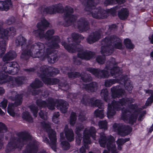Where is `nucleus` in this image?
<instances>
[{
  "instance_id": "393cba45",
  "label": "nucleus",
  "mask_w": 153,
  "mask_h": 153,
  "mask_svg": "<svg viewBox=\"0 0 153 153\" xmlns=\"http://www.w3.org/2000/svg\"><path fill=\"white\" fill-rule=\"evenodd\" d=\"M45 6L41 5L39 8V10L41 13L42 14H53L52 10L53 9V8H52V5L45 7Z\"/></svg>"
},
{
  "instance_id": "37998d69",
  "label": "nucleus",
  "mask_w": 153,
  "mask_h": 153,
  "mask_svg": "<svg viewBox=\"0 0 153 153\" xmlns=\"http://www.w3.org/2000/svg\"><path fill=\"white\" fill-rule=\"evenodd\" d=\"M67 75L70 79L79 78L80 76V73L78 71L68 72L67 73Z\"/></svg>"
},
{
  "instance_id": "4468645a",
  "label": "nucleus",
  "mask_w": 153,
  "mask_h": 153,
  "mask_svg": "<svg viewBox=\"0 0 153 153\" xmlns=\"http://www.w3.org/2000/svg\"><path fill=\"white\" fill-rule=\"evenodd\" d=\"M67 7H66L67 9L65 10L67 12L64 13V15L65 18H68L66 21V22L68 24V26L71 25L76 20L75 16L72 14L74 12V9L70 7L69 8H68Z\"/></svg>"
},
{
  "instance_id": "cd10ccee",
  "label": "nucleus",
  "mask_w": 153,
  "mask_h": 153,
  "mask_svg": "<svg viewBox=\"0 0 153 153\" xmlns=\"http://www.w3.org/2000/svg\"><path fill=\"white\" fill-rule=\"evenodd\" d=\"M16 55L15 52L10 51L4 56L3 60L4 62L12 60L16 57Z\"/></svg>"
},
{
  "instance_id": "09e8293b",
  "label": "nucleus",
  "mask_w": 153,
  "mask_h": 153,
  "mask_svg": "<svg viewBox=\"0 0 153 153\" xmlns=\"http://www.w3.org/2000/svg\"><path fill=\"white\" fill-rule=\"evenodd\" d=\"M26 77L22 76H19L15 78V81L16 84L18 85H22L24 83V82L26 80Z\"/></svg>"
},
{
  "instance_id": "412c9836",
  "label": "nucleus",
  "mask_w": 153,
  "mask_h": 153,
  "mask_svg": "<svg viewBox=\"0 0 153 153\" xmlns=\"http://www.w3.org/2000/svg\"><path fill=\"white\" fill-rule=\"evenodd\" d=\"M57 107L63 113L66 112L68 104L65 101L62 99L56 100Z\"/></svg>"
},
{
  "instance_id": "58836bf2",
  "label": "nucleus",
  "mask_w": 153,
  "mask_h": 153,
  "mask_svg": "<svg viewBox=\"0 0 153 153\" xmlns=\"http://www.w3.org/2000/svg\"><path fill=\"white\" fill-rule=\"evenodd\" d=\"M87 71L95 76L99 77L100 69L89 67L87 68Z\"/></svg>"
},
{
  "instance_id": "9b49d317",
  "label": "nucleus",
  "mask_w": 153,
  "mask_h": 153,
  "mask_svg": "<svg viewBox=\"0 0 153 153\" xmlns=\"http://www.w3.org/2000/svg\"><path fill=\"white\" fill-rule=\"evenodd\" d=\"M7 64V66L3 67V68H4L3 71L4 73L12 75L17 73L19 65L17 62H10Z\"/></svg>"
},
{
  "instance_id": "0eeeda50",
  "label": "nucleus",
  "mask_w": 153,
  "mask_h": 153,
  "mask_svg": "<svg viewBox=\"0 0 153 153\" xmlns=\"http://www.w3.org/2000/svg\"><path fill=\"white\" fill-rule=\"evenodd\" d=\"M40 73L39 76H53L59 72V70L56 68H54L47 65L42 66L40 68Z\"/></svg>"
},
{
  "instance_id": "bb28decb",
  "label": "nucleus",
  "mask_w": 153,
  "mask_h": 153,
  "mask_svg": "<svg viewBox=\"0 0 153 153\" xmlns=\"http://www.w3.org/2000/svg\"><path fill=\"white\" fill-rule=\"evenodd\" d=\"M73 41L76 43V44L72 43L75 45H79L81 39H83L84 37L81 34L77 33H73L71 34Z\"/></svg>"
},
{
  "instance_id": "de8ad7c7",
  "label": "nucleus",
  "mask_w": 153,
  "mask_h": 153,
  "mask_svg": "<svg viewBox=\"0 0 153 153\" xmlns=\"http://www.w3.org/2000/svg\"><path fill=\"white\" fill-rule=\"evenodd\" d=\"M9 6L6 1H0V11H7L9 9Z\"/></svg>"
},
{
  "instance_id": "dca6fc26",
  "label": "nucleus",
  "mask_w": 153,
  "mask_h": 153,
  "mask_svg": "<svg viewBox=\"0 0 153 153\" xmlns=\"http://www.w3.org/2000/svg\"><path fill=\"white\" fill-rule=\"evenodd\" d=\"M89 22L85 18H80L77 23V28L79 30L82 32L88 30L90 27Z\"/></svg>"
},
{
  "instance_id": "c9c22d12",
  "label": "nucleus",
  "mask_w": 153,
  "mask_h": 153,
  "mask_svg": "<svg viewBox=\"0 0 153 153\" xmlns=\"http://www.w3.org/2000/svg\"><path fill=\"white\" fill-rule=\"evenodd\" d=\"M137 117V114L129 115L127 117H125V120H126L127 122L132 125L135 122Z\"/></svg>"
},
{
  "instance_id": "f8f14e48",
  "label": "nucleus",
  "mask_w": 153,
  "mask_h": 153,
  "mask_svg": "<svg viewBox=\"0 0 153 153\" xmlns=\"http://www.w3.org/2000/svg\"><path fill=\"white\" fill-rule=\"evenodd\" d=\"M47 132L48 134V137L51 141L50 143V146L54 151H56V143L57 141L56 133L54 130L51 128L47 130Z\"/></svg>"
},
{
  "instance_id": "7c9ffc66",
  "label": "nucleus",
  "mask_w": 153,
  "mask_h": 153,
  "mask_svg": "<svg viewBox=\"0 0 153 153\" xmlns=\"http://www.w3.org/2000/svg\"><path fill=\"white\" fill-rule=\"evenodd\" d=\"M22 117L23 120L29 123L33 122V118L28 111L23 112L22 114Z\"/></svg>"
},
{
  "instance_id": "2eb2a0df",
  "label": "nucleus",
  "mask_w": 153,
  "mask_h": 153,
  "mask_svg": "<svg viewBox=\"0 0 153 153\" xmlns=\"http://www.w3.org/2000/svg\"><path fill=\"white\" fill-rule=\"evenodd\" d=\"M91 13L93 17L96 19H104L107 17L105 10L100 7L95 8Z\"/></svg>"
},
{
  "instance_id": "2f4dec72",
  "label": "nucleus",
  "mask_w": 153,
  "mask_h": 153,
  "mask_svg": "<svg viewBox=\"0 0 153 153\" xmlns=\"http://www.w3.org/2000/svg\"><path fill=\"white\" fill-rule=\"evenodd\" d=\"M100 95L105 102L109 103L110 101L108 96V91L107 88L102 89L101 91Z\"/></svg>"
},
{
  "instance_id": "473e14b6",
  "label": "nucleus",
  "mask_w": 153,
  "mask_h": 153,
  "mask_svg": "<svg viewBox=\"0 0 153 153\" xmlns=\"http://www.w3.org/2000/svg\"><path fill=\"white\" fill-rule=\"evenodd\" d=\"M23 94H18L16 95L13 98V100L15 101V104L16 106L20 105L23 101Z\"/></svg>"
},
{
  "instance_id": "7ed1b4c3",
  "label": "nucleus",
  "mask_w": 153,
  "mask_h": 153,
  "mask_svg": "<svg viewBox=\"0 0 153 153\" xmlns=\"http://www.w3.org/2000/svg\"><path fill=\"white\" fill-rule=\"evenodd\" d=\"M62 45L69 53L78 52V57L82 59L89 60L92 59L95 55V53L93 52L87 50L84 51L82 46L80 45L68 44L65 42H62Z\"/></svg>"
},
{
  "instance_id": "b1692460",
  "label": "nucleus",
  "mask_w": 153,
  "mask_h": 153,
  "mask_svg": "<svg viewBox=\"0 0 153 153\" xmlns=\"http://www.w3.org/2000/svg\"><path fill=\"white\" fill-rule=\"evenodd\" d=\"M65 134L67 140L69 142H71L74 140V135L73 130L71 128H65Z\"/></svg>"
},
{
  "instance_id": "ea45409f",
  "label": "nucleus",
  "mask_w": 153,
  "mask_h": 153,
  "mask_svg": "<svg viewBox=\"0 0 153 153\" xmlns=\"http://www.w3.org/2000/svg\"><path fill=\"white\" fill-rule=\"evenodd\" d=\"M111 135L108 138H107L106 137L105 135H101L100 136V139L99 140V142L100 144L101 147H105L106 143L107 142V144L108 143V140L110 138Z\"/></svg>"
},
{
  "instance_id": "f704fd0d",
  "label": "nucleus",
  "mask_w": 153,
  "mask_h": 153,
  "mask_svg": "<svg viewBox=\"0 0 153 153\" xmlns=\"http://www.w3.org/2000/svg\"><path fill=\"white\" fill-rule=\"evenodd\" d=\"M41 24L40 23H38L37 27L38 28L37 30L35 31L38 33V36L40 39L45 38V34L44 33L45 30L41 28Z\"/></svg>"
},
{
  "instance_id": "79ce46f5",
  "label": "nucleus",
  "mask_w": 153,
  "mask_h": 153,
  "mask_svg": "<svg viewBox=\"0 0 153 153\" xmlns=\"http://www.w3.org/2000/svg\"><path fill=\"white\" fill-rule=\"evenodd\" d=\"M89 97L85 94L83 95L82 98L81 100V103L85 106H89Z\"/></svg>"
},
{
  "instance_id": "c756f323",
  "label": "nucleus",
  "mask_w": 153,
  "mask_h": 153,
  "mask_svg": "<svg viewBox=\"0 0 153 153\" xmlns=\"http://www.w3.org/2000/svg\"><path fill=\"white\" fill-rule=\"evenodd\" d=\"M43 85L42 82L38 78H36L34 82L31 83L30 86L33 89L39 88L42 87Z\"/></svg>"
},
{
  "instance_id": "e2e57ef3",
  "label": "nucleus",
  "mask_w": 153,
  "mask_h": 153,
  "mask_svg": "<svg viewBox=\"0 0 153 153\" xmlns=\"http://www.w3.org/2000/svg\"><path fill=\"white\" fill-rule=\"evenodd\" d=\"M84 128V126L81 125L76 126L75 131V134L77 135H82L80 132Z\"/></svg>"
},
{
  "instance_id": "052dcab7",
  "label": "nucleus",
  "mask_w": 153,
  "mask_h": 153,
  "mask_svg": "<svg viewBox=\"0 0 153 153\" xmlns=\"http://www.w3.org/2000/svg\"><path fill=\"white\" fill-rule=\"evenodd\" d=\"M125 45L127 48L129 49H133L134 47V45L132 44L131 41L128 39H125Z\"/></svg>"
},
{
  "instance_id": "f03ea898",
  "label": "nucleus",
  "mask_w": 153,
  "mask_h": 153,
  "mask_svg": "<svg viewBox=\"0 0 153 153\" xmlns=\"http://www.w3.org/2000/svg\"><path fill=\"white\" fill-rule=\"evenodd\" d=\"M44 49L43 44L40 42L27 45L26 48L22 53L20 57L24 60H28L33 55V52L35 58H42L44 57Z\"/></svg>"
},
{
  "instance_id": "1a4fd4ad",
  "label": "nucleus",
  "mask_w": 153,
  "mask_h": 153,
  "mask_svg": "<svg viewBox=\"0 0 153 153\" xmlns=\"http://www.w3.org/2000/svg\"><path fill=\"white\" fill-rule=\"evenodd\" d=\"M21 142L20 138L16 137H12L6 148V152L9 153L13 151L16 149L19 148V144Z\"/></svg>"
},
{
  "instance_id": "c85d7f7f",
  "label": "nucleus",
  "mask_w": 153,
  "mask_h": 153,
  "mask_svg": "<svg viewBox=\"0 0 153 153\" xmlns=\"http://www.w3.org/2000/svg\"><path fill=\"white\" fill-rule=\"evenodd\" d=\"M56 104V100L55 101L52 97H49L47 100L46 107L49 109L53 110L55 109V106Z\"/></svg>"
},
{
  "instance_id": "49530a36",
  "label": "nucleus",
  "mask_w": 153,
  "mask_h": 153,
  "mask_svg": "<svg viewBox=\"0 0 153 153\" xmlns=\"http://www.w3.org/2000/svg\"><path fill=\"white\" fill-rule=\"evenodd\" d=\"M58 59V57L57 55L55 53L48 57V62L50 63H54Z\"/></svg>"
},
{
  "instance_id": "6e6552de",
  "label": "nucleus",
  "mask_w": 153,
  "mask_h": 153,
  "mask_svg": "<svg viewBox=\"0 0 153 153\" xmlns=\"http://www.w3.org/2000/svg\"><path fill=\"white\" fill-rule=\"evenodd\" d=\"M113 62H112L111 61L110 62V64H111L113 65L112 67L109 65H107L104 69H106L107 71L110 70L111 76L117 78L120 76L122 74V70L121 68L117 66V63L115 62V59H113Z\"/></svg>"
},
{
  "instance_id": "20e7f679",
  "label": "nucleus",
  "mask_w": 153,
  "mask_h": 153,
  "mask_svg": "<svg viewBox=\"0 0 153 153\" xmlns=\"http://www.w3.org/2000/svg\"><path fill=\"white\" fill-rule=\"evenodd\" d=\"M124 97L119 99V101L113 100L111 104L108 103L107 115L108 117L112 118L116 114V111L122 110L121 119L124 121Z\"/></svg>"
},
{
  "instance_id": "a878e982",
  "label": "nucleus",
  "mask_w": 153,
  "mask_h": 153,
  "mask_svg": "<svg viewBox=\"0 0 153 153\" xmlns=\"http://www.w3.org/2000/svg\"><path fill=\"white\" fill-rule=\"evenodd\" d=\"M23 140L27 141L31 139V136L26 131H21L17 134Z\"/></svg>"
},
{
  "instance_id": "774afa93",
  "label": "nucleus",
  "mask_w": 153,
  "mask_h": 153,
  "mask_svg": "<svg viewBox=\"0 0 153 153\" xmlns=\"http://www.w3.org/2000/svg\"><path fill=\"white\" fill-rule=\"evenodd\" d=\"M91 35L93 38L94 40L96 42L100 39V34L99 32L97 31H96L93 33Z\"/></svg>"
},
{
  "instance_id": "f3484780",
  "label": "nucleus",
  "mask_w": 153,
  "mask_h": 153,
  "mask_svg": "<svg viewBox=\"0 0 153 153\" xmlns=\"http://www.w3.org/2000/svg\"><path fill=\"white\" fill-rule=\"evenodd\" d=\"M111 95L114 99L121 97L124 93V89L122 88L119 85L112 87L111 88Z\"/></svg>"
},
{
  "instance_id": "a19ab883",
  "label": "nucleus",
  "mask_w": 153,
  "mask_h": 153,
  "mask_svg": "<svg viewBox=\"0 0 153 153\" xmlns=\"http://www.w3.org/2000/svg\"><path fill=\"white\" fill-rule=\"evenodd\" d=\"M36 103L37 105L40 108H42L46 107L47 102L42 100V99H39L36 100Z\"/></svg>"
},
{
  "instance_id": "680f3d73",
  "label": "nucleus",
  "mask_w": 153,
  "mask_h": 153,
  "mask_svg": "<svg viewBox=\"0 0 153 153\" xmlns=\"http://www.w3.org/2000/svg\"><path fill=\"white\" fill-rule=\"evenodd\" d=\"M94 104V106L98 107L100 109L103 108V103L100 100L96 99L95 100V103Z\"/></svg>"
},
{
  "instance_id": "a211bd4d",
  "label": "nucleus",
  "mask_w": 153,
  "mask_h": 153,
  "mask_svg": "<svg viewBox=\"0 0 153 153\" xmlns=\"http://www.w3.org/2000/svg\"><path fill=\"white\" fill-rule=\"evenodd\" d=\"M67 7L68 8H69L71 7L68 5H67L64 8L62 4L60 3L55 4V5H52V8H53V9L52 10V11H53V14H56V13H64L65 12H66L67 11L65 9H67L66 7Z\"/></svg>"
},
{
  "instance_id": "0e129e2a",
  "label": "nucleus",
  "mask_w": 153,
  "mask_h": 153,
  "mask_svg": "<svg viewBox=\"0 0 153 153\" xmlns=\"http://www.w3.org/2000/svg\"><path fill=\"white\" fill-rule=\"evenodd\" d=\"M117 26L115 24H112L109 25V28L107 32L106 33L107 35H109L111 33V32L112 31H114L117 28Z\"/></svg>"
},
{
  "instance_id": "f257e3e1",
  "label": "nucleus",
  "mask_w": 153,
  "mask_h": 153,
  "mask_svg": "<svg viewBox=\"0 0 153 153\" xmlns=\"http://www.w3.org/2000/svg\"><path fill=\"white\" fill-rule=\"evenodd\" d=\"M122 40L116 35L107 36L102 40L101 44L104 45L101 47V52L104 56L111 55L114 51V48H122Z\"/></svg>"
},
{
  "instance_id": "9d476101",
  "label": "nucleus",
  "mask_w": 153,
  "mask_h": 153,
  "mask_svg": "<svg viewBox=\"0 0 153 153\" xmlns=\"http://www.w3.org/2000/svg\"><path fill=\"white\" fill-rule=\"evenodd\" d=\"M2 40L0 42V49L1 51V54H4L6 51V46L7 44L6 40H8V36H10L9 33L8 29H4L3 31L1 30Z\"/></svg>"
},
{
  "instance_id": "864d4df0",
  "label": "nucleus",
  "mask_w": 153,
  "mask_h": 153,
  "mask_svg": "<svg viewBox=\"0 0 153 153\" xmlns=\"http://www.w3.org/2000/svg\"><path fill=\"white\" fill-rule=\"evenodd\" d=\"M95 3L92 2L90 0H87L85 5V9L87 11H89L92 9V8L95 7Z\"/></svg>"
},
{
  "instance_id": "4c0bfd02",
  "label": "nucleus",
  "mask_w": 153,
  "mask_h": 153,
  "mask_svg": "<svg viewBox=\"0 0 153 153\" xmlns=\"http://www.w3.org/2000/svg\"><path fill=\"white\" fill-rule=\"evenodd\" d=\"M77 120V116L75 112L72 111L71 113L70 117L69 123L72 126H74Z\"/></svg>"
},
{
  "instance_id": "8fccbe9b",
  "label": "nucleus",
  "mask_w": 153,
  "mask_h": 153,
  "mask_svg": "<svg viewBox=\"0 0 153 153\" xmlns=\"http://www.w3.org/2000/svg\"><path fill=\"white\" fill-rule=\"evenodd\" d=\"M103 110H99L98 109H96L94 112L95 116L97 117L102 119L104 117Z\"/></svg>"
},
{
  "instance_id": "423d86ee",
  "label": "nucleus",
  "mask_w": 153,
  "mask_h": 153,
  "mask_svg": "<svg viewBox=\"0 0 153 153\" xmlns=\"http://www.w3.org/2000/svg\"><path fill=\"white\" fill-rule=\"evenodd\" d=\"M54 33L53 29L48 30L45 33V39L48 40H51L49 42L50 46L53 48H57L59 47V43L60 42V39L58 36L52 35Z\"/></svg>"
},
{
  "instance_id": "4be33fe9",
  "label": "nucleus",
  "mask_w": 153,
  "mask_h": 153,
  "mask_svg": "<svg viewBox=\"0 0 153 153\" xmlns=\"http://www.w3.org/2000/svg\"><path fill=\"white\" fill-rule=\"evenodd\" d=\"M45 84L49 85L58 84L59 82V79L56 78H51L49 76H39Z\"/></svg>"
},
{
  "instance_id": "bf43d9fd",
  "label": "nucleus",
  "mask_w": 153,
  "mask_h": 153,
  "mask_svg": "<svg viewBox=\"0 0 153 153\" xmlns=\"http://www.w3.org/2000/svg\"><path fill=\"white\" fill-rule=\"evenodd\" d=\"M115 83L116 81L114 79H108L105 81L104 85L105 87H109Z\"/></svg>"
},
{
  "instance_id": "5fc2aeb1",
  "label": "nucleus",
  "mask_w": 153,
  "mask_h": 153,
  "mask_svg": "<svg viewBox=\"0 0 153 153\" xmlns=\"http://www.w3.org/2000/svg\"><path fill=\"white\" fill-rule=\"evenodd\" d=\"M98 125L100 129L107 130L108 129L107 122L106 120L101 121L99 122Z\"/></svg>"
},
{
  "instance_id": "72a5a7b5",
  "label": "nucleus",
  "mask_w": 153,
  "mask_h": 153,
  "mask_svg": "<svg viewBox=\"0 0 153 153\" xmlns=\"http://www.w3.org/2000/svg\"><path fill=\"white\" fill-rule=\"evenodd\" d=\"M26 39L21 35H19L15 40L17 46H22L26 44Z\"/></svg>"
},
{
  "instance_id": "4d7b16f0",
  "label": "nucleus",
  "mask_w": 153,
  "mask_h": 153,
  "mask_svg": "<svg viewBox=\"0 0 153 153\" xmlns=\"http://www.w3.org/2000/svg\"><path fill=\"white\" fill-rule=\"evenodd\" d=\"M31 112L33 114L34 116L36 115V114L39 111L38 107L35 105H32L29 106Z\"/></svg>"
},
{
  "instance_id": "aec40b11",
  "label": "nucleus",
  "mask_w": 153,
  "mask_h": 153,
  "mask_svg": "<svg viewBox=\"0 0 153 153\" xmlns=\"http://www.w3.org/2000/svg\"><path fill=\"white\" fill-rule=\"evenodd\" d=\"M83 88L88 92H94L96 91L98 86L97 83L93 82L89 83L84 84Z\"/></svg>"
},
{
  "instance_id": "13d9d810",
  "label": "nucleus",
  "mask_w": 153,
  "mask_h": 153,
  "mask_svg": "<svg viewBox=\"0 0 153 153\" xmlns=\"http://www.w3.org/2000/svg\"><path fill=\"white\" fill-rule=\"evenodd\" d=\"M8 76L4 73H0V83H3L8 81L7 78Z\"/></svg>"
},
{
  "instance_id": "3c124183",
  "label": "nucleus",
  "mask_w": 153,
  "mask_h": 153,
  "mask_svg": "<svg viewBox=\"0 0 153 153\" xmlns=\"http://www.w3.org/2000/svg\"><path fill=\"white\" fill-rule=\"evenodd\" d=\"M48 46L49 48H47L46 50V53L47 57L56 53V51L54 49H57L59 48H51L49 46V42L48 43Z\"/></svg>"
},
{
  "instance_id": "6e6d98bb",
  "label": "nucleus",
  "mask_w": 153,
  "mask_h": 153,
  "mask_svg": "<svg viewBox=\"0 0 153 153\" xmlns=\"http://www.w3.org/2000/svg\"><path fill=\"white\" fill-rule=\"evenodd\" d=\"M61 144L65 150H68L70 148V143L66 140H63L61 142Z\"/></svg>"
},
{
  "instance_id": "603ef678",
  "label": "nucleus",
  "mask_w": 153,
  "mask_h": 153,
  "mask_svg": "<svg viewBox=\"0 0 153 153\" xmlns=\"http://www.w3.org/2000/svg\"><path fill=\"white\" fill-rule=\"evenodd\" d=\"M109 76V72L108 71L105 69L103 70L100 69L99 77L104 79L108 78Z\"/></svg>"
},
{
  "instance_id": "c03bdc74",
  "label": "nucleus",
  "mask_w": 153,
  "mask_h": 153,
  "mask_svg": "<svg viewBox=\"0 0 153 153\" xmlns=\"http://www.w3.org/2000/svg\"><path fill=\"white\" fill-rule=\"evenodd\" d=\"M133 88L132 83L130 80L128 79L125 81V89L131 93Z\"/></svg>"
},
{
  "instance_id": "69168bd1",
  "label": "nucleus",
  "mask_w": 153,
  "mask_h": 153,
  "mask_svg": "<svg viewBox=\"0 0 153 153\" xmlns=\"http://www.w3.org/2000/svg\"><path fill=\"white\" fill-rule=\"evenodd\" d=\"M7 112L9 114L13 117H14L15 115V113L14 109L12 108V105H8L7 107Z\"/></svg>"
},
{
  "instance_id": "6ab92c4d",
  "label": "nucleus",
  "mask_w": 153,
  "mask_h": 153,
  "mask_svg": "<svg viewBox=\"0 0 153 153\" xmlns=\"http://www.w3.org/2000/svg\"><path fill=\"white\" fill-rule=\"evenodd\" d=\"M114 137L111 136L108 140V143L106 144L107 149L111 151V153H117V150L116 149V146L114 142Z\"/></svg>"
},
{
  "instance_id": "ddd939ff",
  "label": "nucleus",
  "mask_w": 153,
  "mask_h": 153,
  "mask_svg": "<svg viewBox=\"0 0 153 153\" xmlns=\"http://www.w3.org/2000/svg\"><path fill=\"white\" fill-rule=\"evenodd\" d=\"M38 150L37 142L35 140L29 142L22 153H37Z\"/></svg>"
},
{
  "instance_id": "338daca9",
  "label": "nucleus",
  "mask_w": 153,
  "mask_h": 153,
  "mask_svg": "<svg viewBox=\"0 0 153 153\" xmlns=\"http://www.w3.org/2000/svg\"><path fill=\"white\" fill-rule=\"evenodd\" d=\"M41 24V28H42L46 29L48 27L49 25V23L46 19H43L41 23L40 22Z\"/></svg>"
},
{
  "instance_id": "5701e85b",
  "label": "nucleus",
  "mask_w": 153,
  "mask_h": 153,
  "mask_svg": "<svg viewBox=\"0 0 153 153\" xmlns=\"http://www.w3.org/2000/svg\"><path fill=\"white\" fill-rule=\"evenodd\" d=\"M113 127L114 131L117 132L118 134L124 135V125L123 126L120 123H115L113 125Z\"/></svg>"
},
{
  "instance_id": "a18cd8bd",
  "label": "nucleus",
  "mask_w": 153,
  "mask_h": 153,
  "mask_svg": "<svg viewBox=\"0 0 153 153\" xmlns=\"http://www.w3.org/2000/svg\"><path fill=\"white\" fill-rule=\"evenodd\" d=\"M80 77L81 79L83 82H88L91 80V76L85 73L80 74Z\"/></svg>"
},
{
  "instance_id": "39448f33",
  "label": "nucleus",
  "mask_w": 153,
  "mask_h": 153,
  "mask_svg": "<svg viewBox=\"0 0 153 153\" xmlns=\"http://www.w3.org/2000/svg\"><path fill=\"white\" fill-rule=\"evenodd\" d=\"M96 131L95 128L91 126L89 129L85 128L83 131V141L85 148L87 149L88 144L91 143L90 137L95 140L96 138Z\"/></svg>"
},
{
  "instance_id": "e433bc0d",
  "label": "nucleus",
  "mask_w": 153,
  "mask_h": 153,
  "mask_svg": "<svg viewBox=\"0 0 153 153\" xmlns=\"http://www.w3.org/2000/svg\"><path fill=\"white\" fill-rule=\"evenodd\" d=\"M144 91L146 93L151 94L150 97L148 98L145 103V105L147 107L150 105L153 102V91L151 90H145Z\"/></svg>"
}]
</instances>
